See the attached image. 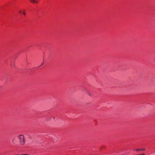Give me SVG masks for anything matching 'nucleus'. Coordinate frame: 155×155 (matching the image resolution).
<instances>
[{"instance_id":"nucleus-1","label":"nucleus","mask_w":155,"mask_h":155,"mask_svg":"<svg viewBox=\"0 0 155 155\" xmlns=\"http://www.w3.org/2000/svg\"><path fill=\"white\" fill-rule=\"evenodd\" d=\"M18 138L20 144L21 145H24L25 143V139L24 136L23 135H20L18 136Z\"/></svg>"},{"instance_id":"nucleus-2","label":"nucleus","mask_w":155,"mask_h":155,"mask_svg":"<svg viewBox=\"0 0 155 155\" xmlns=\"http://www.w3.org/2000/svg\"><path fill=\"white\" fill-rule=\"evenodd\" d=\"M84 91H85L86 93L88 94L90 96H91L92 95L86 89H85Z\"/></svg>"},{"instance_id":"nucleus-3","label":"nucleus","mask_w":155,"mask_h":155,"mask_svg":"<svg viewBox=\"0 0 155 155\" xmlns=\"http://www.w3.org/2000/svg\"><path fill=\"white\" fill-rule=\"evenodd\" d=\"M145 150V149L144 148H142V149H136V150L137 151H139L140 150Z\"/></svg>"},{"instance_id":"nucleus-4","label":"nucleus","mask_w":155,"mask_h":155,"mask_svg":"<svg viewBox=\"0 0 155 155\" xmlns=\"http://www.w3.org/2000/svg\"><path fill=\"white\" fill-rule=\"evenodd\" d=\"M22 13L24 15H25H25H26V13H25V12H22Z\"/></svg>"},{"instance_id":"nucleus-5","label":"nucleus","mask_w":155,"mask_h":155,"mask_svg":"<svg viewBox=\"0 0 155 155\" xmlns=\"http://www.w3.org/2000/svg\"><path fill=\"white\" fill-rule=\"evenodd\" d=\"M19 12H20V13H22V12L21 11H19Z\"/></svg>"}]
</instances>
